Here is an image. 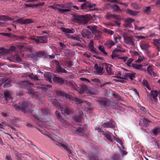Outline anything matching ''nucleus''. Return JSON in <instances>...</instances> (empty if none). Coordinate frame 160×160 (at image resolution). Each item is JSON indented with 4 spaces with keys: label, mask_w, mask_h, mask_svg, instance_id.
Returning a JSON list of instances; mask_svg holds the SVG:
<instances>
[{
    "label": "nucleus",
    "mask_w": 160,
    "mask_h": 160,
    "mask_svg": "<svg viewBox=\"0 0 160 160\" xmlns=\"http://www.w3.org/2000/svg\"><path fill=\"white\" fill-rule=\"evenodd\" d=\"M53 96L55 97L57 96H65L66 98H68L70 100H73L74 99L76 101V103L83 104L85 106L87 104V102L86 101H82L78 98H75L74 94L73 93H69V94H66L63 92L61 91H55L53 93H52Z\"/></svg>",
    "instance_id": "1"
},
{
    "label": "nucleus",
    "mask_w": 160,
    "mask_h": 160,
    "mask_svg": "<svg viewBox=\"0 0 160 160\" xmlns=\"http://www.w3.org/2000/svg\"><path fill=\"white\" fill-rule=\"evenodd\" d=\"M43 134L46 136H47L50 138L52 141L53 143L56 145L58 146L59 147H62L64 149L67 151L69 154L72 153V151L70 149V148L68 146V145H65L60 142H62L63 141V140L61 139L60 138L56 135H54L53 137L48 136V135L45 133H43Z\"/></svg>",
    "instance_id": "2"
},
{
    "label": "nucleus",
    "mask_w": 160,
    "mask_h": 160,
    "mask_svg": "<svg viewBox=\"0 0 160 160\" xmlns=\"http://www.w3.org/2000/svg\"><path fill=\"white\" fill-rule=\"evenodd\" d=\"M28 102L23 101L18 104H15L14 107L17 110H21L22 112H26L29 111L28 107Z\"/></svg>",
    "instance_id": "3"
},
{
    "label": "nucleus",
    "mask_w": 160,
    "mask_h": 160,
    "mask_svg": "<svg viewBox=\"0 0 160 160\" xmlns=\"http://www.w3.org/2000/svg\"><path fill=\"white\" fill-rule=\"evenodd\" d=\"M159 92L157 90L151 91L150 93L148 95V100L151 103L156 104L158 102L157 97Z\"/></svg>",
    "instance_id": "4"
},
{
    "label": "nucleus",
    "mask_w": 160,
    "mask_h": 160,
    "mask_svg": "<svg viewBox=\"0 0 160 160\" xmlns=\"http://www.w3.org/2000/svg\"><path fill=\"white\" fill-rule=\"evenodd\" d=\"M73 17L75 20V22L79 24H85L88 22V19L82 15L74 14Z\"/></svg>",
    "instance_id": "5"
},
{
    "label": "nucleus",
    "mask_w": 160,
    "mask_h": 160,
    "mask_svg": "<svg viewBox=\"0 0 160 160\" xmlns=\"http://www.w3.org/2000/svg\"><path fill=\"white\" fill-rule=\"evenodd\" d=\"M69 84L70 87L78 91L81 94L85 91L86 89V87L85 85H80V87H79L74 82H69Z\"/></svg>",
    "instance_id": "6"
},
{
    "label": "nucleus",
    "mask_w": 160,
    "mask_h": 160,
    "mask_svg": "<svg viewBox=\"0 0 160 160\" xmlns=\"http://www.w3.org/2000/svg\"><path fill=\"white\" fill-rule=\"evenodd\" d=\"M97 102L99 104L104 107L109 106L112 105L113 103L110 101L109 99L106 98H102L97 100Z\"/></svg>",
    "instance_id": "7"
},
{
    "label": "nucleus",
    "mask_w": 160,
    "mask_h": 160,
    "mask_svg": "<svg viewBox=\"0 0 160 160\" xmlns=\"http://www.w3.org/2000/svg\"><path fill=\"white\" fill-rule=\"evenodd\" d=\"M104 63H102L99 65L95 64L94 66V69L95 70V74L99 75H102L104 73L105 71L104 70Z\"/></svg>",
    "instance_id": "8"
},
{
    "label": "nucleus",
    "mask_w": 160,
    "mask_h": 160,
    "mask_svg": "<svg viewBox=\"0 0 160 160\" xmlns=\"http://www.w3.org/2000/svg\"><path fill=\"white\" fill-rule=\"evenodd\" d=\"M123 36L124 42L126 43L128 45H130L133 46H134L135 43L133 36H128L126 33H124L123 34Z\"/></svg>",
    "instance_id": "9"
},
{
    "label": "nucleus",
    "mask_w": 160,
    "mask_h": 160,
    "mask_svg": "<svg viewBox=\"0 0 160 160\" xmlns=\"http://www.w3.org/2000/svg\"><path fill=\"white\" fill-rule=\"evenodd\" d=\"M103 66L108 75H110L114 74V72L112 70L113 67L112 65L104 62Z\"/></svg>",
    "instance_id": "10"
},
{
    "label": "nucleus",
    "mask_w": 160,
    "mask_h": 160,
    "mask_svg": "<svg viewBox=\"0 0 160 160\" xmlns=\"http://www.w3.org/2000/svg\"><path fill=\"white\" fill-rule=\"evenodd\" d=\"M115 122L112 120L103 123H102V126L104 128H113L115 127Z\"/></svg>",
    "instance_id": "11"
},
{
    "label": "nucleus",
    "mask_w": 160,
    "mask_h": 160,
    "mask_svg": "<svg viewBox=\"0 0 160 160\" xmlns=\"http://www.w3.org/2000/svg\"><path fill=\"white\" fill-rule=\"evenodd\" d=\"M55 113L57 118L61 122L62 126L65 127L66 126L68 125V122L62 118L60 112L58 111H56Z\"/></svg>",
    "instance_id": "12"
},
{
    "label": "nucleus",
    "mask_w": 160,
    "mask_h": 160,
    "mask_svg": "<svg viewBox=\"0 0 160 160\" xmlns=\"http://www.w3.org/2000/svg\"><path fill=\"white\" fill-rule=\"evenodd\" d=\"M55 63L56 65V72L57 73H67V72L60 65L59 62L56 60H55Z\"/></svg>",
    "instance_id": "13"
},
{
    "label": "nucleus",
    "mask_w": 160,
    "mask_h": 160,
    "mask_svg": "<svg viewBox=\"0 0 160 160\" xmlns=\"http://www.w3.org/2000/svg\"><path fill=\"white\" fill-rule=\"evenodd\" d=\"M82 37L87 39L90 38L92 37V35L90 30L88 29H84L82 32Z\"/></svg>",
    "instance_id": "14"
},
{
    "label": "nucleus",
    "mask_w": 160,
    "mask_h": 160,
    "mask_svg": "<svg viewBox=\"0 0 160 160\" xmlns=\"http://www.w3.org/2000/svg\"><path fill=\"white\" fill-rule=\"evenodd\" d=\"M115 76H114L115 77L118 78V79H115V80L117 82H122V83H124L125 82V80H123V75H122V72L120 71H117L115 72Z\"/></svg>",
    "instance_id": "15"
},
{
    "label": "nucleus",
    "mask_w": 160,
    "mask_h": 160,
    "mask_svg": "<svg viewBox=\"0 0 160 160\" xmlns=\"http://www.w3.org/2000/svg\"><path fill=\"white\" fill-rule=\"evenodd\" d=\"M95 4L90 3L88 2H85L81 6V8L82 9H87L88 8H91L96 6Z\"/></svg>",
    "instance_id": "16"
},
{
    "label": "nucleus",
    "mask_w": 160,
    "mask_h": 160,
    "mask_svg": "<svg viewBox=\"0 0 160 160\" xmlns=\"http://www.w3.org/2000/svg\"><path fill=\"white\" fill-rule=\"evenodd\" d=\"M136 73L132 72H127L123 74V79H130L131 80L135 78V75Z\"/></svg>",
    "instance_id": "17"
},
{
    "label": "nucleus",
    "mask_w": 160,
    "mask_h": 160,
    "mask_svg": "<svg viewBox=\"0 0 160 160\" xmlns=\"http://www.w3.org/2000/svg\"><path fill=\"white\" fill-rule=\"evenodd\" d=\"M61 8L62 9L67 10L68 11L64 12H69L70 11V8L72 7L73 4L70 2H68L65 4H61Z\"/></svg>",
    "instance_id": "18"
},
{
    "label": "nucleus",
    "mask_w": 160,
    "mask_h": 160,
    "mask_svg": "<svg viewBox=\"0 0 160 160\" xmlns=\"http://www.w3.org/2000/svg\"><path fill=\"white\" fill-rule=\"evenodd\" d=\"M19 84L21 87L22 88H30L33 84L27 81H21L20 82Z\"/></svg>",
    "instance_id": "19"
},
{
    "label": "nucleus",
    "mask_w": 160,
    "mask_h": 160,
    "mask_svg": "<svg viewBox=\"0 0 160 160\" xmlns=\"http://www.w3.org/2000/svg\"><path fill=\"white\" fill-rule=\"evenodd\" d=\"M83 113L82 111H79L78 112V115L74 116L73 118L74 120L78 122H80L82 121V117Z\"/></svg>",
    "instance_id": "20"
},
{
    "label": "nucleus",
    "mask_w": 160,
    "mask_h": 160,
    "mask_svg": "<svg viewBox=\"0 0 160 160\" xmlns=\"http://www.w3.org/2000/svg\"><path fill=\"white\" fill-rule=\"evenodd\" d=\"M48 100L56 107L59 108L60 109L62 108V106L61 102H59L56 99H48Z\"/></svg>",
    "instance_id": "21"
},
{
    "label": "nucleus",
    "mask_w": 160,
    "mask_h": 160,
    "mask_svg": "<svg viewBox=\"0 0 160 160\" xmlns=\"http://www.w3.org/2000/svg\"><path fill=\"white\" fill-rule=\"evenodd\" d=\"M61 6V4H57L50 6V7L53 9H57L58 11L61 13H64V12L68 11L67 10L62 9Z\"/></svg>",
    "instance_id": "22"
},
{
    "label": "nucleus",
    "mask_w": 160,
    "mask_h": 160,
    "mask_svg": "<svg viewBox=\"0 0 160 160\" xmlns=\"http://www.w3.org/2000/svg\"><path fill=\"white\" fill-rule=\"evenodd\" d=\"M160 133V127L157 126L152 129L150 133L154 136H156Z\"/></svg>",
    "instance_id": "23"
},
{
    "label": "nucleus",
    "mask_w": 160,
    "mask_h": 160,
    "mask_svg": "<svg viewBox=\"0 0 160 160\" xmlns=\"http://www.w3.org/2000/svg\"><path fill=\"white\" fill-rule=\"evenodd\" d=\"M106 19L108 20H110L112 19L115 18L117 19H121V16L115 14H111L109 13H107L106 15Z\"/></svg>",
    "instance_id": "24"
},
{
    "label": "nucleus",
    "mask_w": 160,
    "mask_h": 160,
    "mask_svg": "<svg viewBox=\"0 0 160 160\" xmlns=\"http://www.w3.org/2000/svg\"><path fill=\"white\" fill-rule=\"evenodd\" d=\"M150 122V121L147 119H141L139 121V125L142 126L147 127L149 126V123Z\"/></svg>",
    "instance_id": "25"
},
{
    "label": "nucleus",
    "mask_w": 160,
    "mask_h": 160,
    "mask_svg": "<svg viewBox=\"0 0 160 160\" xmlns=\"http://www.w3.org/2000/svg\"><path fill=\"white\" fill-rule=\"evenodd\" d=\"M30 113L36 119H37L40 116L39 110L38 109L33 110L30 111Z\"/></svg>",
    "instance_id": "26"
},
{
    "label": "nucleus",
    "mask_w": 160,
    "mask_h": 160,
    "mask_svg": "<svg viewBox=\"0 0 160 160\" xmlns=\"http://www.w3.org/2000/svg\"><path fill=\"white\" fill-rule=\"evenodd\" d=\"M152 66L150 65L148 66L147 69V71L149 74L153 77H155L157 76V74L153 72Z\"/></svg>",
    "instance_id": "27"
},
{
    "label": "nucleus",
    "mask_w": 160,
    "mask_h": 160,
    "mask_svg": "<svg viewBox=\"0 0 160 160\" xmlns=\"http://www.w3.org/2000/svg\"><path fill=\"white\" fill-rule=\"evenodd\" d=\"M61 111L62 114H71L72 113V112L69 108H65L64 109L62 107V108L60 109Z\"/></svg>",
    "instance_id": "28"
},
{
    "label": "nucleus",
    "mask_w": 160,
    "mask_h": 160,
    "mask_svg": "<svg viewBox=\"0 0 160 160\" xmlns=\"http://www.w3.org/2000/svg\"><path fill=\"white\" fill-rule=\"evenodd\" d=\"M61 29L63 32L66 33H73L74 32V30L73 28L69 29L62 27Z\"/></svg>",
    "instance_id": "29"
},
{
    "label": "nucleus",
    "mask_w": 160,
    "mask_h": 160,
    "mask_svg": "<svg viewBox=\"0 0 160 160\" xmlns=\"http://www.w3.org/2000/svg\"><path fill=\"white\" fill-rule=\"evenodd\" d=\"M40 43H46L48 41V38L46 36H39Z\"/></svg>",
    "instance_id": "30"
},
{
    "label": "nucleus",
    "mask_w": 160,
    "mask_h": 160,
    "mask_svg": "<svg viewBox=\"0 0 160 160\" xmlns=\"http://www.w3.org/2000/svg\"><path fill=\"white\" fill-rule=\"evenodd\" d=\"M115 44V43L113 41L111 40H109L105 42V44L108 48H110Z\"/></svg>",
    "instance_id": "31"
},
{
    "label": "nucleus",
    "mask_w": 160,
    "mask_h": 160,
    "mask_svg": "<svg viewBox=\"0 0 160 160\" xmlns=\"http://www.w3.org/2000/svg\"><path fill=\"white\" fill-rule=\"evenodd\" d=\"M84 131L83 128L80 127L77 129L75 132L81 136H83Z\"/></svg>",
    "instance_id": "32"
},
{
    "label": "nucleus",
    "mask_w": 160,
    "mask_h": 160,
    "mask_svg": "<svg viewBox=\"0 0 160 160\" xmlns=\"http://www.w3.org/2000/svg\"><path fill=\"white\" fill-rule=\"evenodd\" d=\"M126 12L127 14L134 16L136 15L139 12H138L133 11L128 9L126 10Z\"/></svg>",
    "instance_id": "33"
},
{
    "label": "nucleus",
    "mask_w": 160,
    "mask_h": 160,
    "mask_svg": "<svg viewBox=\"0 0 160 160\" xmlns=\"http://www.w3.org/2000/svg\"><path fill=\"white\" fill-rule=\"evenodd\" d=\"M36 55L38 57H45L47 56V53L44 51L38 52L36 53Z\"/></svg>",
    "instance_id": "34"
},
{
    "label": "nucleus",
    "mask_w": 160,
    "mask_h": 160,
    "mask_svg": "<svg viewBox=\"0 0 160 160\" xmlns=\"http://www.w3.org/2000/svg\"><path fill=\"white\" fill-rule=\"evenodd\" d=\"M53 79L54 81L58 82L60 84H62L65 82V80L63 79L57 77H55Z\"/></svg>",
    "instance_id": "35"
},
{
    "label": "nucleus",
    "mask_w": 160,
    "mask_h": 160,
    "mask_svg": "<svg viewBox=\"0 0 160 160\" xmlns=\"http://www.w3.org/2000/svg\"><path fill=\"white\" fill-rule=\"evenodd\" d=\"M39 36L35 37L33 36L31 37L28 38V39L30 40H32L35 41V42L37 44H40L39 38H38Z\"/></svg>",
    "instance_id": "36"
},
{
    "label": "nucleus",
    "mask_w": 160,
    "mask_h": 160,
    "mask_svg": "<svg viewBox=\"0 0 160 160\" xmlns=\"http://www.w3.org/2000/svg\"><path fill=\"white\" fill-rule=\"evenodd\" d=\"M13 38L16 40H24L26 38V37L24 36H17L16 35H13Z\"/></svg>",
    "instance_id": "37"
},
{
    "label": "nucleus",
    "mask_w": 160,
    "mask_h": 160,
    "mask_svg": "<svg viewBox=\"0 0 160 160\" xmlns=\"http://www.w3.org/2000/svg\"><path fill=\"white\" fill-rule=\"evenodd\" d=\"M10 79H7L3 81V87L4 88H7L10 86Z\"/></svg>",
    "instance_id": "38"
},
{
    "label": "nucleus",
    "mask_w": 160,
    "mask_h": 160,
    "mask_svg": "<svg viewBox=\"0 0 160 160\" xmlns=\"http://www.w3.org/2000/svg\"><path fill=\"white\" fill-rule=\"evenodd\" d=\"M112 158L113 160H121L120 155L118 153H114L112 156Z\"/></svg>",
    "instance_id": "39"
},
{
    "label": "nucleus",
    "mask_w": 160,
    "mask_h": 160,
    "mask_svg": "<svg viewBox=\"0 0 160 160\" xmlns=\"http://www.w3.org/2000/svg\"><path fill=\"white\" fill-rule=\"evenodd\" d=\"M141 48L143 50H147V49L149 47V46L148 43H142L140 44Z\"/></svg>",
    "instance_id": "40"
},
{
    "label": "nucleus",
    "mask_w": 160,
    "mask_h": 160,
    "mask_svg": "<svg viewBox=\"0 0 160 160\" xmlns=\"http://www.w3.org/2000/svg\"><path fill=\"white\" fill-rule=\"evenodd\" d=\"M4 96L7 101L11 99V97L9 92L8 91L5 92H4Z\"/></svg>",
    "instance_id": "41"
},
{
    "label": "nucleus",
    "mask_w": 160,
    "mask_h": 160,
    "mask_svg": "<svg viewBox=\"0 0 160 160\" xmlns=\"http://www.w3.org/2000/svg\"><path fill=\"white\" fill-rule=\"evenodd\" d=\"M111 133L110 132H108L104 134L106 138L110 142H112V139L111 137Z\"/></svg>",
    "instance_id": "42"
},
{
    "label": "nucleus",
    "mask_w": 160,
    "mask_h": 160,
    "mask_svg": "<svg viewBox=\"0 0 160 160\" xmlns=\"http://www.w3.org/2000/svg\"><path fill=\"white\" fill-rule=\"evenodd\" d=\"M98 49L102 52L104 54L105 56L108 55V53L105 51L104 47L101 45H100L98 47Z\"/></svg>",
    "instance_id": "43"
},
{
    "label": "nucleus",
    "mask_w": 160,
    "mask_h": 160,
    "mask_svg": "<svg viewBox=\"0 0 160 160\" xmlns=\"http://www.w3.org/2000/svg\"><path fill=\"white\" fill-rule=\"evenodd\" d=\"M132 66L134 68L138 70L140 69L143 67L142 65H138L137 64H132Z\"/></svg>",
    "instance_id": "44"
},
{
    "label": "nucleus",
    "mask_w": 160,
    "mask_h": 160,
    "mask_svg": "<svg viewBox=\"0 0 160 160\" xmlns=\"http://www.w3.org/2000/svg\"><path fill=\"white\" fill-rule=\"evenodd\" d=\"M69 38L74 40L81 42L80 40V36L79 35H76V37L71 36Z\"/></svg>",
    "instance_id": "45"
},
{
    "label": "nucleus",
    "mask_w": 160,
    "mask_h": 160,
    "mask_svg": "<svg viewBox=\"0 0 160 160\" xmlns=\"http://www.w3.org/2000/svg\"><path fill=\"white\" fill-rule=\"evenodd\" d=\"M89 160H98V157L95 154H92L89 155Z\"/></svg>",
    "instance_id": "46"
},
{
    "label": "nucleus",
    "mask_w": 160,
    "mask_h": 160,
    "mask_svg": "<svg viewBox=\"0 0 160 160\" xmlns=\"http://www.w3.org/2000/svg\"><path fill=\"white\" fill-rule=\"evenodd\" d=\"M87 28L89 29L90 31H91L92 32H96L97 31V27L96 26H89L87 27Z\"/></svg>",
    "instance_id": "47"
},
{
    "label": "nucleus",
    "mask_w": 160,
    "mask_h": 160,
    "mask_svg": "<svg viewBox=\"0 0 160 160\" xmlns=\"http://www.w3.org/2000/svg\"><path fill=\"white\" fill-rule=\"evenodd\" d=\"M29 77L32 79L34 80H38V77L36 75H34L33 74H31L28 75Z\"/></svg>",
    "instance_id": "48"
},
{
    "label": "nucleus",
    "mask_w": 160,
    "mask_h": 160,
    "mask_svg": "<svg viewBox=\"0 0 160 160\" xmlns=\"http://www.w3.org/2000/svg\"><path fill=\"white\" fill-rule=\"evenodd\" d=\"M153 41L158 49L159 50L160 49V43L159 42L158 40L157 39H154L153 40Z\"/></svg>",
    "instance_id": "49"
},
{
    "label": "nucleus",
    "mask_w": 160,
    "mask_h": 160,
    "mask_svg": "<svg viewBox=\"0 0 160 160\" xmlns=\"http://www.w3.org/2000/svg\"><path fill=\"white\" fill-rule=\"evenodd\" d=\"M104 32L111 35H112L114 33V32L112 31L107 28H104Z\"/></svg>",
    "instance_id": "50"
},
{
    "label": "nucleus",
    "mask_w": 160,
    "mask_h": 160,
    "mask_svg": "<svg viewBox=\"0 0 160 160\" xmlns=\"http://www.w3.org/2000/svg\"><path fill=\"white\" fill-rule=\"evenodd\" d=\"M112 8L115 11H120V9L119 7L117 5H114L112 6Z\"/></svg>",
    "instance_id": "51"
},
{
    "label": "nucleus",
    "mask_w": 160,
    "mask_h": 160,
    "mask_svg": "<svg viewBox=\"0 0 160 160\" xmlns=\"http://www.w3.org/2000/svg\"><path fill=\"white\" fill-rule=\"evenodd\" d=\"M151 12V7L150 6L146 7V8L143 10V12L147 14Z\"/></svg>",
    "instance_id": "52"
},
{
    "label": "nucleus",
    "mask_w": 160,
    "mask_h": 160,
    "mask_svg": "<svg viewBox=\"0 0 160 160\" xmlns=\"http://www.w3.org/2000/svg\"><path fill=\"white\" fill-rule=\"evenodd\" d=\"M7 19H8L9 20H10V19H8L7 16L4 15H0V20L4 21Z\"/></svg>",
    "instance_id": "53"
},
{
    "label": "nucleus",
    "mask_w": 160,
    "mask_h": 160,
    "mask_svg": "<svg viewBox=\"0 0 160 160\" xmlns=\"http://www.w3.org/2000/svg\"><path fill=\"white\" fill-rule=\"evenodd\" d=\"M17 23H20L22 24H24V20L22 18L18 19L17 20Z\"/></svg>",
    "instance_id": "54"
},
{
    "label": "nucleus",
    "mask_w": 160,
    "mask_h": 160,
    "mask_svg": "<svg viewBox=\"0 0 160 160\" xmlns=\"http://www.w3.org/2000/svg\"><path fill=\"white\" fill-rule=\"evenodd\" d=\"M91 81L93 82L96 83H98L100 82V80L99 79L97 78H93L91 79Z\"/></svg>",
    "instance_id": "55"
},
{
    "label": "nucleus",
    "mask_w": 160,
    "mask_h": 160,
    "mask_svg": "<svg viewBox=\"0 0 160 160\" xmlns=\"http://www.w3.org/2000/svg\"><path fill=\"white\" fill-rule=\"evenodd\" d=\"M133 60L132 58L128 59L126 62L127 65L129 66H130Z\"/></svg>",
    "instance_id": "56"
},
{
    "label": "nucleus",
    "mask_w": 160,
    "mask_h": 160,
    "mask_svg": "<svg viewBox=\"0 0 160 160\" xmlns=\"http://www.w3.org/2000/svg\"><path fill=\"white\" fill-rule=\"evenodd\" d=\"M130 52L132 56L133 57L135 56H138L139 55V53L135 51H130Z\"/></svg>",
    "instance_id": "57"
},
{
    "label": "nucleus",
    "mask_w": 160,
    "mask_h": 160,
    "mask_svg": "<svg viewBox=\"0 0 160 160\" xmlns=\"http://www.w3.org/2000/svg\"><path fill=\"white\" fill-rule=\"evenodd\" d=\"M138 56V59L136 61V62H140L144 59V58L143 57L140 56L139 54Z\"/></svg>",
    "instance_id": "58"
},
{
    "label": "nucleus",
    "mask_w": 160,
    "mask_h": 160,
    "mask_svg": "<svg viewBox=\"0 0 160 160\" xmlns=\"http://www.w3.org/2000/svg\"><path fill=\"white\" fill-rule=\"evenodd\" d=\"M33 22L32 19H27L24 20V24L32 23Z\"/></svg>",
    "instance_id": "59"
},
{
    "label": "nucleus",
    "mask_w": 160,
    "mask_h": 160,
    "mask_svg": "<svg viewBox=\"0 0 160 160\" xmlns=\"http://www.w3.org/2000/svg\"><path fill=\"white\" fill-rule=\"evenodd\" d=\"M143 84L148 89H149V86L148 84V82L146 80L144 79L142 82Z\"/></svg>",
    "instance_id": "60"
},
{
    "label": "nucleus",
    "mask_w": 160,
    "mask_h": 160,
    "mask_svg": "<svg viewBox=\"0 0 160 160\" xmlns=\"http://www.w3.org/2000/svg\"><path fill=\"white\" fill-rule=\"evenodd\" d=\"M134 21V20L131 18H128L126 20V22L128 23H131Z\"/></svg>",
    "instance_id": "61"
},
{
    "label": "nucleus",
    "mask_w": 160,
    "mask_h": 160,
    "mask_svg": "<svg viewBox=\"0 0 160 160\" xmlns=\"http://www.w3.org/2000/svg\"><path fill=\"white\" fill-rule=\"evenodd\" d=\"M27 49L31 53H33V52H34V49L32 47H29L27 48Z\"/></svg>",
    "instance_id": "62"
},
{
    "label": "nucleus",
    "mask_w": 160,
    "mask_h": 160,
    "mask_svg": "<svg viewBox=\"0 0 160 160\" xmlns=\"http://www.w3.org/2000/svg\"><path fill=\"white\" fill-rule=\"evenodd\" d=\"M132 6L136 9H139L140 7L139 5L136 3H133L132 4Z\"/></svg>",
    "instance_id": "63"
},
{
    "label": "nucleus",
    "mask_w": 160,
    "mask_h": 160,
    "mask_svg": "<svg viewBox=\"0 0 160 160\" xmlns=\"http://www.w3.org/2000/svg\"><path fill=\"white\" fill-rule=\"evenodd\" d=\"M90 50L94 53H96V49L95 48L94 46L90 47L89 48Z\"/></svg>",
    "instance_id": "64"
}]
</instances>
